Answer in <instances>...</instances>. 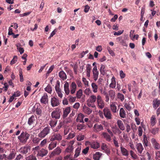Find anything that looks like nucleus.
Here are the masks:
<instances>
[{"instance_id": "33", "label": "nucleus", "mask_w": 160, "mask_h": 160, "mask_svg": "<svg viewBox=\"0 0 160 160\" xmlns=\"http://www.w3.org/2000/svg\"><path fill=\"white\" fill-rule=\"evenodd\" d=\"M160 105V100L155 99L153 101V107L155 109L158 108Z\"/></svg>"}, {"instance_id": "54", "label": "nucleus", "mask_w": 160, "mask_h": 160, "mask_svg": "<svg viewBox=\"0 0 160 160\" xmlns=\"http://www.w3.org/2000/svg\"><path fill=\"white\" fill-rule=\"evenodd\" d=\"M40 140L41 139L39 138L35 137L33 139L32 142L34 144L37 145L39 143Z\"/></svg>"}, {"instance_id": "48", "label": "nucleus", "mask_w": 160, "mask_h": 160, "mask_svg": "<svg viewBox=\"0 0 160 160\" xmlns=\"http://www.w3.org/2000/svg\"><path fill=\"white\" fill-rule=\"evenodd\" d=\"M82 95V89H80L77 92L76 97L78 98H80Z\"/></svg>"}, {"instance_id": "26", "label": "nucleus", "mask_w": 160, "mask_h": 160, "mask_svg": "<svg viewBox=\"0 0 160 160\" xmlns=\"http://www.w3.org/2000/svg\"><path fill=\"white\" fill-rule=\"evenodd\" d=\"M84 117V116L81 113H79L78 114V117L76 118V122H82V123H84L83 120Z\"/></svg>"}, {"instance_id": "21", "label": "nucleus", "mask_w": 160, "mask_h": 160, "mask_svg": "<svg viewBox=\"0 0 160 160\" xmlns=\"http://www.w3.org/2000/svg\"><path fill=\"white\" fill-rule=\"evenodd\" d=\"M151 142L154 148L158 150L160 149V145L155 138H152L151 140Z\"/></svg>"}, {"instance_id": "31", "label": "nucleus", "mask_w": 160, "mask_h": 160, "mask_svg": "<svg viewBox=\"0 0 160 160\" xmlns=\"http://www.w3.org/2000/svg\"><path fill=\"white\" fill-rule=\"evenodd\" d=\"M102 155V154L101 153L99 152H97L93 155V159L94 160H99Z\"/></svg>"}, {"instance_id": "42", "label": "nucleus", "mask_w": 160, "mask_h": 160, "mask_svg": "<svg viewBox=\"0 0 160 160\" xmlns=\"http://www.w3.org/2000/svg\"><path fill=\"white\" fill-rule=\"evenodd\" d=\"M26 160H37V158L35 156L31 154L25 158Z\"/></svg>"}, {"instance_id": "44", "label": "nucleus", "mask_w": 160, "mask_h": 160, "mask_svg": "<svg viewBox=\"0 0 160 160\" xmlns=\"http://www.w3.org/2000/svg\"><path fill=\"white\" fill-rule=\"evenodd\" d=\"M57 121L56 120H51L49 121V124L51 127H54L57 124Z\"/></svg>"}, {"instance_id": "39", "label": "nucleus", "mask_w": 160, "mask_h": 160, "mask_svg": "<svg viewBox=\"0 0 160 160\" xmlns=\"http://www.w3.org/2000/svg\"><path fill=\"white\" fill-rule=\"evenodd\" d=\"M116 81L115 78L113 77L111 79V82L109 85V87L112 88H114L116 87Z\"/></svg>"}, {"instance_id": "7", "label": "nucleus", "mask_w": 160, "mask_h": 160, "mask_svg": "<svg viewBox=\"0 0 160 160\" xmlns=\"http://www.w3.org/2000/svg\"><path fill=\"white\" fill-rule=\"evenodd\" d=\"M48 152L47 150L44 148H42L38 151L36 156L38 158H40L46 156Z\"/></svg>"}, {"instance_id": "11", "label": "nucleus", "mask_w": 160, "mask_h": 160, "mask_svg": "<svg viewBox=\"0 0 160 160\" xmlns=\"http://www.w3.org/2000/svg\"><path fill=\"white\" fill-rule=\"evenodd\" d=\"M104 129L103 126L98 123L95 124L93 127V130L95 132H98Z\"/></svg>"}, {"instance_id": "2", "label": "nucleus", "mask_w": 160, "mask_h": 160, "mask_svg": "<svg viewBox=\"0 0 160 160\" xmlns=\"http://www.w3.org/2000/svg\"><path fill=\"white\" fill-rule=\"evenodd\" d=\"M50 127L48 126L44 127L38 133V137L41 138H44L50 133Z\"/></svg>"}, {"instance_id": "4", "label": "nucleus", "mask_w": 160, "mask_h": 160, "mask_svg": "<svg viewBox=\"0 0 160 160\" xmlns=\"http://www.w3.org/2000/svg\"><path fill=\"white\" fill-rule=\"evenodd\" d=\"M97 100V97L95 95H92L90 96L87 101L88 105L89 107L95 108L96 106L94 103Z\"/></svg>"}, {"instance_id": "5", "label": "nucleus", "mask_w": 160, "mask_h": 160, "mask_svg": "<svg viewBox=\"0 0 160 160\" xmlns=\"http://www.w3.org/2000/svg\"><path fill=\"white\" fill-rule=\"evenodd\" d=\"M62 138V137L61 134L58 132H54L50 137V141H57L59 142Z\"/></svg>"}, {"instance_id": "24", "label": "nucleus", "mask_w": 160, "mask_h": 160, "mask_svg": "<svg viewBox=\"0 0 160 160\" xmlns=\"http://www.w3.org/2000/svg\"><path fill=\"white\" fill-rule=\"evenodd\" d=\"M125 107L128 110H130L132 108L134 107V103L131 102L129 101L128 103H126L124 105Z\"/></svg>"}, {"instance_id": "1", "label": "nucleus", "mask_w": 160, "mask_h": 160, "mask_svg": "<svg viewBox=\"0 0 160 160\" xmlns=\"http://www.w3.org/2000/svg\"><path fill=\"white\" fill-rule=\"evenodd\" d=\"M30 137V134L26 131H22L20 135L18 137V138L19 142L23 144L27 142Z\"/></svg>"}, {"instance_id": "20", "label": "nucleus", "mask_w": 160, "mask_h": 160, "mask_svg": "<svg viewBox=\"0 0 160 160\" xmlns=\"http://www.w3.org/2000/svg\"><path fill=\"white\" fill-rule=\"evenodd\" d=\"M121 153L123 156L128 158L129 155V152L126 148L123 147L122 145L120 147Z\"/></svg>"}, {"instance_id": "38", "label": "nucleus", "mask_w": 160, "mask_h": 160, "mask_svg": "<svg viewBox=\"0 0 160 160\" xmlns=\"http://www.w3.org/2000/svg\"><path fill=\"white\" fill-rule=\"evenodd\" d=\"M141 126H140L138 128V134L139 137H141L142 136L143 132L142 128H144L145 127V126L144 125H142V123L141 124Z\"/></svg>"}, {"instance_id": "49", "label": "nucleus", "mask_w": 160, "mask_h": 160, "mask_svg": "<svg viewBox=\"0 0 160 160\" xmlns=\"http://www.w3.org/2000/svg\"><path fill=\"white\" fill-rule=\"evenodd\" d=\"M130 153L131 157L134 159H136L138 158V156L132 150H131L130 151Z\"/></svg>"}, {"instance_id": "63", "label": "nucleus", "mask_w": 160, "mask_h": 160, "mask_svg": "<svg viewBox=\"0 0 160 160\" xmlns=\"http://www.w3.org/2000/svg\"><path fill=\"white\" fill-rule=\"evenodd\" d=\"M156 159L157 160H160V152L158 151L156 153Z\"/></svg>"}, {"instance_id": "40", "label": "nucleus", "mask_w": 160, "mask_h": 160, "mask_svg": "<svg viewBox=\"0 0 160 160\" xmlns=\"http://www.w3.org/2000/svg\"><path fill=\"white\" fill-rule=\"evenodd\" d=\"M109 95L110 96L111 99L113 100L115 96V91L112 90H110L109 92Z\"/></svg>"}, {"instance_id": "46", "label": "nucleus", "mask_w": 160, "mask_h": 160, "mask_svg": "<svg viewBox=\"0 0 160 160\" xmlns=\"http://www.w3.org/2000/svg\"><path fill=\"white\" fill-rule=\"evenodd\" d=\"M91 86L93 89V91L94 92H96L98 91V86L94 82H92L91 84Z\"/></svg>"}, {"instance_id": "10", "label": "nucleus", "mask_w": 160, "mask_h": 160, "mask_svg": "<svg viewBox=\"0 0 160 160\" xmlns=\"http://www.w3.org/2000/svg\"><path fill=\"white\" fill-rule=\"evenodd\" d=\"M103 112L104 116L107 119L110 120L112 118V115L109 109L107 108H104Z\"/></svg>"}, {"instance_id": "6", "label": "nucleus", "mask_w": 160, "mask_h": 160, "mask_svg": "<svg viewBox=\"0 0 160 160\" xmlns=\"http://www.w3.org/2000/svg\"><path fill=\"white\" fill-rule=\"evenodd\" d=\"M61 111L58 108H57L52 112L51 114L52 118L55 119H59L60 118Z\"/></svg>"}, {"instance_id": "47", "label": "nucleus", "mask_w": 160, "mask_h": 160, "mask_svg": "<svg viewBox=\"0 0 160 160\" xmlns=\"http://www.w3.org/2000/svg\"><path fill=\"white\" fill-rule=\"evenodd\" d=\"M45 91L48 93L51 94L52 92V88L51 86L48 84L47 87L45 88Z\"/></svg>"}, {"instance_id": "32", "label": "nucleus", "mask_w": 160, "mask_h": 160, "mask_svg": "<svg viewBox=\"0 0 160 160\" xmlns=\"http://www.w3.org/2000/svg\"><path fill=\"white\" fill-rule=\"evenodd\" d=\"M157 121L156 120L155 116L153 115L152 116L150 119L151 124L152 126H153L156 123Z\"/></svg>"}, {"instance_id": "17", "label": "nucleus", "mask_w": 160, "mask_h": 160, "mask_svg": "<svg viewBox=\"0 0 160 160\" xmlns=\"http://www.w3.org/2000/svg\"><path fill=\"white\" fill-rule=\"evenodd\" d=\"M48 97L47 94L46 93H44L40 99V102L42 104H44L48 103Z\"/></svg>"}, {"instance_id": "61", "label": "nucleus", "mask_w": 160, "mask_h": 160, "mask_svg": "<svg viewBox=\"0 0 160 160\" xmlns=\"http://www.w3.org/2000/svg\"><path fill=\"white\" fill-rule=\"evenodd\" d=\"M55 89L56 91L61 90L60 89V82L58 81H57V84L55 86Z\"/></svg>"}, {"instance_id": "18", "label": "nucleus", "mask_w": 160, "mask_h": 160, "mask_svg": "<svg viewBox=\"0 0 160 160\" xmlns=\"http://www.w3.org/2000/svg\"><path fill=\"white\" fill-rule=\"evenodd\" d=\"M102 137L104 138L107 141L110 142L112 140L111 137V135L106 132H103L102 133Z\"/></svg>"}, {"instance_id": "43", "label": "nucleus", "mask_w": 160, "mask_h": 160, "mask_svg": "<svg viewBox=\"0 0 160 160\" xmlns=\"http://www.w3.org/2000/svg\"><path fill=\"white\" fill-rule=\"evenodd\" d=\"M106 66L102 64L100 69V72L102 75H104L105 73L106 69H105Z\"/></svg>"}, {"instance_id": "50", "label": "nucleus", "mask_w": 160, "mask_h": 160, "mask_svg": "<svg viewBox=\"0 0 160 160\" xmlns=\"http://www.w3.org/2000/svg\"><path fill=\"white\" fill-rule=\"evenodd\" d=\"M143 143L145 147H147L149 145L147 137L145 135L144 136Z\"/></svg>"}, {"instance_id": "14", "label": "nucleus", "mask_w": 160, "mask_h": 160, "mask_svg": "<svg viewBox=\"0 0 160 160\" xmlns=\"http://www.w3.org/2000/svg\"><path fill=\"white\" fill-rule=\"evenodd\" d=\"M60 104V102L58 99L54 97L51 98V104L53 107L58 106Z\"/></svg>"}, {"instance_id": "13", "label": "nucleus", "mask_w": 160, "mask_h": 160, "mask_svg": "<svg viewBox=\"0 0 160 160\" xmlns=\"http://www.w3.org/2000/svg\"><path fill=\"white\" fill-rule=\"evenodd\" d=\"M101 149L103 150L108 155L110 153V149L106 144L102 143L101 145Z\"/></svg>"}, {"instance_id": "16", "label": "nucleus", "mask_w": 160, "mask_h": 160, "mask_svg": "<svg viewBox=\"0 0 160 160\" xmlns=\"http://www.w3.org/2000/svg\"><path fill=\"white\" fill-rule=\"evenodd\" d=\"M92 72L94 80L96 81L98 79L99 75V72L98 70L97 67L96 65L94 66Z\"/></svg>"}, {"instance_id": "56", "label": "nucleus", "mask_w": 160, "mask_h": 160, "mask_svg": "<svg viewBox=\"0 0 160 160\" xmlns=\"http://www.w3.org/2000/svg\"><path fill=\"white\" fill-rule=\"evenodd\" d=\"M64 160H75L74 158H72L70 155H67L64 158Z\"/></svg>"}, {"instance_id": "36", "label": "nucleus", "mask_w": 160, "mask_h": 160, "mask_svg": "<svg viewBox=\"0 0 160 160\" xmlns=\"http://www.w3.org/2000/svg\"><path fill=\"white\" fill-rule=\"evenodd\" d=\"M77 129L79 131L84 130L86 128L85 125L83 123L82 124H78L77 125Z\"/></svg>"}, {"instance_id": "8", "label": "nucleus", "mask_w": 160, "mask_h": 160, "mask_svg": "<svg viewBox=\"0 0 160 160\" xmlns=\"http://www.w3.org/2000/svg\"><path fill=\"white\" fill-rule=\"evenodd\" d=\"M97 106L99 109H102L105 106V103L102 100L101 96L98 95L97 96Z\"/></svg>"}, {"instance_id": "57", "label": "nucleus", "mask_w": 160, "mask_h": 160, "mask_svg": "<svg viewBox=\"0 0 160 160\" xmlns=\"http://www.w3.org/2000/svg\"><path fill=\"white\" fill-rule=\"evenodd\" d=\"M68 100L70 102H75L76 99V97H73L71 96H68Z\"/></svg>"}, {"instance_id": "30", "label": "nucleus", "mask_w": 160, "mask_h": 160, "mask_svg": "<svg viewBox=\"0 0 160 160\" xmlns=\"http://www.w3.org/2000/svg\"><path fill=\"white\" fill-rule=\"evenodd\" d=\"M138 153H142V151L144 149V148L142 144L141 143H138L136 145Z\"/></svg>"}, {"instance_id": "53", "label": "nucleus", "mask_w": 160, "mask_h": 160, "mask_svg": "<svg viewBox=\"0 0 160 160\" xmlns=\"http://www.w3.org/2000/svg\"><path fill=\"white\" fill-rule=\"evenodd\" d=\"M76 136V133L75 132L70 133L68 134V137L66 138V139L67 140L70 139H72L75 137Z\"/></svg>"}, {"instance_id": "45", "label": "nucleus", "mask_w": 160, "mask_h": 160, "mask_svg": "<svg viewBox=\"0 0 160 160\" xmlns=\"http://www.w3.org/2000/svg\"><path fill=\"white\" fill-rule=\"evenodd\" d=\"M159 130V128L156 127L150 130V132L152 134L155 135L158 132Z\"/></svg>"}, {"instance_id": "28", "label": "nucleus", "mask_w": 160, "mask_h": 160, "mask_svg": "<svg viewBox=\"0 0 160 160\" xmlns=\"http://www.w3.org/2000/svg\"><path fill=\"white\" fill-rule=\"evenodd\" d=\"M59 77L63 80H66L67 78V75L63 71H61L59 73Z\"/></svg>"}, {"instance_id": "19", "label": "nucleus", "mask_w": 160, "mask_h": 160, "mask_svg": "<svg viewBox=\"0 0 160 160\" xmlns=\"http://www.w3.org/2000/svg\"><path fill=\"white\" fill-rule=\"evenodd\" d=\"M37 119V117L32 115L29 118L28 121V124L30 126H33L35 123Z\"/></svg>"}, {"instance_id": "55", "label": "nucleus", "mask_w": 160, "mask_h": 160, "mask_svg": "<svg viewBox=\"0 0 160 160\" xmlns=\"http://www.w3.org/2000/svg\"><path fill=\"white\" fill-rule=\"evenodd\" d=\"M118 98L122 102L123 101L124 99V95L120 93H118Z\"/></svg>"}, {"instance_id": "29", "label": "nucleus", "mask_w": 160, "mask_h": 160, "mask_svg": "<svg viewBox=\"0 0 160 160\" xmlns=\"http://www.w3.org/2000/svg\"><path fill=\"white\" fill-rule=\"evenodd\" d=\"M69 83L66 82L64 85V90L66 95H68L70 92V90L69 88Z\"/></svg>"}, {"instance_id": "3", "label": "nucleus", "mask_w": 160, "mask_h": 160, "mask_svg": "<svg viewBox=\"0 0 160 160\" xmlns=\"http://www.w3.org/2000/svg\"><path fill=\"white\" fill-rule=\"evenodd\" d=\"M31 148L30 146L28 145H25L24 146L20 148L19 152L22 154L27 156L31 153Z\"/></svg>"}, {"instance_id": "9", "label": "nucleus", "mask_w": 160, "mask_h": 160, "mask_svg": "<svg viewBox=\"0 0 160 160\" xmlns=\"http://www.w3.org/2000/svg\"><path fill=\"white\" fill-rule=\"evenodd\" d=\"M16 152L14 149H12L10 151L8 155H6V160H12L14 159L15 157Z\"/></svg>"}, {"instance_id": "59", "label": "nucleus", "mask_w": 160, "mask_h": 160, "mask_svg": "<svg viewBox=\"0 0 160 160\" xmlns=\"http://www.w3.org/2000/svg\"><path fill=\"white\" fill-rule=\"evenodd\" d=\"M107 50L109 53L112 56H114L115 54L114 52L112 50L111 48L110 47H108L107 48Z\"/></svg>"}, {"instance_id": "62", "label": "nucleus", "mask_w": 160, "mask_h": 160, "mask_svg": "<svg viewBox=\"0 0 160 160\" xmlns=\"http://www.w3.org/2000/svg\"><path fill=\"white\" fill-rule=\"evenodd\" d=\"M131 129L133 130V132H135L137 130L136 126L135 124L132 123L131 125Z\"/></svg>"}, {"instance_id": "27", "label": "nucleus", "mask_w": 160, "mask_h": 160, "mask_svg": "<svg viewBox=\"0 0 160 160\" xmlns=\"http://www.w3.org/2000/svg\"><path fill=\"white\" fill-rule=\"evenodd\" d=\"M71 111V108L70 107H68L66 108L63 111V118H65L67 117L68 114L70 113Z\"/></svg>"}, {"instance_id": "52", "label": "nucleus", "mask_w": 160, "mask_h": 160, "mask_svg": "<svg viewBox=\"0 0 160 160\" xmlns=\"http://www.w3.org/2000/svg\"><path fill=\"white\" fill-rule=\"evenodd\" d=\"M73 148L72 145H69L66 149L65 152H71L73 150Z\"/></svg>"}, {"instance_id": "41", "label": "nucleus", "mask_w": 160, "mask_h": 160, "mask_svg": "<svg viewBox=\"0 0 160 160\" xmlns=\"http://www.w3.org/2000/svg\"><path fill=\"white\" fill-rule=\"evenodd\" d=\"M91 70V66L90 64H88L86 66L87 76L89 77L90 76V72Z\"/></svg>"}, {"instance_id": "23", "label": "nucleus", "mask_w": 160, "mask_h": 160, "mask_svg": "<svg viewBox=\"0 0 160 160\" xmlns=\"http://www.w3.org/2000/svg\"><path fill=\"white\" fill-rule=\"evenodd\" d=\"M51 141V142L49 144L48 147V148L49 150H52L56 147L58 144V142L57 141Z\"/></svg>"}, {"instance_id": "25", "label": "nucleus", "mask_w": 160, "mask_h": 160, "mask_svg": "<svg viewBox=\"0 0 160 160\" xmlns=\"http://www.w3.org/2000/svg\"><path fill=\"white\" fill-rule=\"evenodd\" d=\"M117 123L118 128L120 130L122 131H124L125 130V128L122 121L118 119L117 120Z\"/></svg>"}, {"instance_id": "34", "label": "nucleus", "mask_w": 160, "mask_h": 160, "mask_svg": "<svg viewBox=\"0 0 160 160\" xmlns=\"http://www.w3.org/2000/svg\"><path fill=\"white\" fill-rule=\"evenodd\" d=\"M119 115L121 118H124L126 117V112L123 108H121L120 109Z\"/></svg>"}, {"instance_id": "22", "label": "nucleus", "mask_w": 160, "mask_h": 160, "mask_svg": "<svg viewBox=\"0 0 160 160\" xmlns=\"http://www.w3.org/2000/svg\"><path fill=\"white\" fill-rule=\"evenodd\" d=\"M77 88V85L74 82H72L70 85V93L72 94L74 93Z\"/></svg>"}, {"instance_id": "51", "label": "nucleus", "mask_w": 160, "mask_h": 160, "mask_svg": "<svg viewBox=\"0 0 160 160\" xmlns=\"http://www.w3.org/2000/svg\"><path fill=\"white\" fill-rule=\"evenodd\" d=\"M91 148L93 149H97L99 147V144L98 143H92L90 144Z\"/></svg>"}, {"instance_id": "58", "label": "nucleus", "mask_w": 160, "mask_h": 160, "mask_svg": "<svg viewBox=\"0 0 160 160\" xmlns=\"http://www.w3.org/2000/svg\"><path fill=\"white\" fill-rule=\"evenodd\" d=\"M18 60V58L16 56H14L13 58L11 60L10 62V64L11 65H12L14 63H15Z\"/></svg>"}, {"instance_id": "35", "label": "nucleus", "mask_w": 160, "mask_h": 160, "mask_svg": "<svg viewBox=\"0 0 160 160\" xmlns=\"http://www.w3.org/2000/svg\"><path fill=\"white\" fill-rule=\"evenodd\" d=\"M83 111L85 113L89 115L92 113V110L88 107L85 106L83 108Z\"/></svg>"}, {"instance_id": "37", "label": "nucleus", "mask_w": 160, "mask_h": 160, "mask_svg": "<svg viewBox=\"0 0 160 160\" xmlns=\"http://www.w3.org/2000/svg\"><path fill=\"white\" fill-rule=\"evenodd\" d=\"M81 149V147H78L77 148L75 151V154L74 156V158H76L79 156Z\"/></svg>"}, {"instance_id": "64", "label": "nucleus", "mask_w": 160, "mask_h": 160, "mask_svg": "<svg viewBox=\"0 0 160 160\" xmlns=\"http://www.w3.org/2000/svg\"><path fill=\"white\" fill-rule=\"evenodd\" d=\"M23 156L21 154H19L17 155L16 157L14 160H20L21 159L23 158Z\"/></svg>"}, {"instance_id": "15", "label": "nucleus", "mask_w": 160, "mask_h": 160, "mask_svg": "<svg viewBox=\"0 0 160 160\" xmlns=\"http://www.w3.org/2000/svg\"><path fill=\"white\" fill-rule=\"evenodd\" d=\"M61 149L59 147L56 148L50 154L51 157H53L56 155H58L60 154L61 152Z\"/></svg>"}, {"instance_id": "12", "label": "nucleus", "mask_w": 160, "mask_h": 160, "mask_svg": "<svg viewBox=\"0 0 160 160\" xmlns=\"http://www.w3.org/2000/svg\"><path fill=\"white\" fill-rule=\"evenodd\" d=\"M117 103L116 102H112L110 104V108L112 112L114 113H116L118 111L117 109Z\"/></svg>"}, {"instance_id": "60", "label": "nucleus", "mask_w": 160, "mask_h": 160, "mask_svg": "<svg viewBox=\"0 0 160 160\" xmlns=\"http://www.w3.org/2000/svg\"><path fill=\"white\" fill-rule=\"evenodd\" d=\"M84 136L83 135H79L77 138V139L78 141H81L84 139Z\"/></svg>"}]
</instances>
